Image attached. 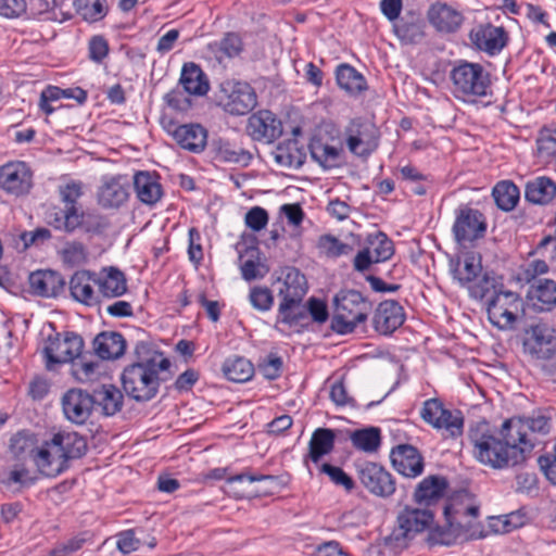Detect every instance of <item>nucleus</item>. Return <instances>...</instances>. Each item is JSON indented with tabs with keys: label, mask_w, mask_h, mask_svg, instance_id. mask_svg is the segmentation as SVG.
<instances>
[{
	"label": "nucleus",
	"mask_w": 556,
	"mask_h": 556,
	"mask_svg": "<svg viewBox=\"0 0 556 556\" xmlns=\"http://www.w3.org/2000/svg\"><path fill=\"white\" fill-rule=\"evenodd\" d=\"M135 354L137 361L123 370V389L136 402H148L156 396L161 383L170 378V362L143 341L136 343Z\"/></svg>",
	"instance_id": "nucleus-1"
},
{
	"label": "nucleus",
	"mask_w": 556,
	"mask_h": 556,
	"mask_svg": "<svg viewBox=\"0 0 556 556\" xmlns=\"http://www.w3.org/2000/svg\"><path fill=\"white\" fill-rule=\"evenodd\" d=\"M469 440L475 457L494 469L514 467L526 462L510 426L505 420L501 429H492L486 421H479L469 429Z\"/></svg>",
	"instance_id": "nucleus-2"
},
{
	"label": "nucleus",
	"mask_w": 556,
	"mask_h": 556,
	"mask_svg": "<svg viewBox=\"0 0 556 556\" xmlns=\"http://www.w3.org/2000/svg\"><path fill=\"white\" fill-rule=\"evenodd\" d=\"M87 443L76 432H59L39 445L35 465L47 477H56L68 468V462L81 457Z\"/></svg>",
	"instance_id": "nucleus-3"
},
{
	"label": "nucleus",
	"mask_w": 556,
	"mask_h": 556,
	"mask_svg": "<svg viewBox=\"0 0 556 556\" xmlns=\"http://www.w3.org/2000/svg\"><path fill=\"white\" fill-rule=\"evenodd\" d=\"M331 329L339 334L351 333L366 321L371 304L356 290H341L333 299Z\"/></svg>",
	"instance_id": "nucleus-4"
},
{
	"label": "nucleus",
	"mask_w": 556,
	"mask_h": 556,
	"mask_svg": "<svg viewBox=\"0 0 556 556\" xmlns=\"http://www.w3.org/2000/svg\"><path fill=\"white\" fill-rule=\"evenodd\" d=\"M307 292L306 278L295 267L286 269L282 287L278 295L282 298L279 304V314L282 316V323L293 325L300 323L306 317L305 307L302 300Z\"/></svg>",
	"instance_id": "nucleus-5"
},
{
	"label": "nucleus",
	"mask_w": 556,
	"mask_h": 556,
	"mask_svg": "<svg viewBox=\"0 0 556 556\" xmlns=\"http://www.w3.org/2000/svg\"><path fill=\"white\" fill-rule=\"evenodd\" d=\"M433 521L429 509L405 507L396 518V527L384 539V545L397 553L408 546L416 534L425 531Z\"/></svg>",
	"instance_id": "nucleus-6"
},
{
	"label": "nucleus",
	"mask_w": 556,
	"mask_h": 556,
	"mask_svg": "<svg viewBox=\"0 0 556 556\" xmlns=\"http://www.w3.org/2000/svg\"><path fill=\"white\" fill-rule=\"evenodd\" d=\"M446 522H453L456 529L465 533V540H476L485 536L483 526L478 520L479 506L468 494H459L444 507Z\"/></svg>",
	"instance_id": "nucleus-7"
},
{
	"label": "nucleus",
	"mask_w": 556,
	"mask_h": 556,
	"mask_svg": "<svg viewBox=\"0 0 556 556\" xmlns=\"http://www.w3.org/2000/svg\"><path fill=\"white\" fill-rule=\"evenodd\" d=\"M450 77L458 97H483L491 85L489 73L479 63L460 61L453 67Z\"/></svg>",
	"instance_id": "nucleus-8"
},
{
	"label": "nucleus",
	"mask_w": 556,
	"mask_h": 556,
	"mask_svg": "<svg viewBox=\"0 0 556 556\" xmlns=\"http://www.w3.org/2000/svg\"><path fill=\"white\" fill-rule=\"evenodd\" d=\"M507 422L520 448H525L526 458L531 455L532 450L539 443L538 437L548 434L552 428L551 416L542 410L533 412L527 417L507 419Z\"/></svg>",
	"instance_id": "nucleus-9"
},
{
	"label": "nucleus",
	"mask_w": 556,
	"mask_h": 556,
	"mask_svg": "<svg viewBox=\"0 0 556 556\" xmlns=\"http://www.w3.org/2000/svg\"><path fill=\"white\" fill-rule=\"evenodd\" d=\"M219 104L231 115H244L257 104V96L250 84L226 80L220 84Z\"/></svg>",
	"instance_id": "nucleus-10"
},
{
	"label": "nucleus",
	"mask_w": 556,
	"mask_h": 556,
	"mask_svg": "<svg viewBox=\"0 0 556 556\" xmlns=\"http://www.w3.org/2000/svg\"><path fill=\"white\" fill-rule=\"evenodd\" d=\"M349 150L358 156H368L379 144L380 131L369 119L354 118L344 128Z\"/></svg>",
	"instance_id": "nucleus-11"
},
{
	"label": "nucleus",
	"mask_w": 556,
	"mask_h": 556,
	"mask_svg": "<svg viewBox=\"0 0 556 556\" xmlns=\"http://www.w3.org/2000/svg\"><path fill=\"white\" fill-rule=\"evenodd\" d=\"M357 478L362 485L372 495L390 497L395 492V480L382 466L366 462L357 466Z\"/></svg>",
	"instance_id": "nucleus-12"
},
{
	"label": "nucleus",
	"mask_w": 556,
	"mask_h": 556,
	"mask_svg": "<svg viewBox=\"0 0 556 556\" xmlns=\"http://www.w3.org/2000/svg\"><path fill=\"white\" fill-rule=\"evenodd\" d=\"M83 348V338L74 332H66L63 337L60 333L50 336L45 346L47 367L51 369L52 364L72 362L80 355Z\"/></svg>",
	"instance_id": "nucleus-13"
},
{
	"label": "nucleus",
	"mask_w": 556,
	"mask_h": 556,
	"mask_svg": "<svg viewBox=\"0 0 556 556\" xmlns=\"http://www.w3.org/2000/svg\"><path fill=\"white\" fill-rule=\"evenodd\" d=\"M520 299L511 291H498L488 301L489 320L500 329L510 328L517 318Z\"/></svg>",
	"instance_id": "nucleus-14"
},
{
	"label": "nucleus",
	"mask_w": 556,
	"mask_h": 556,
	"mask_svg": "<svg viewBox=\"0 0 556 556\" xmlns=\"http://www.w3.org/2000/svg\"><path fill=\"white\" fill-rule=\"evenodd\" d=\"M33 174L24 162H10L0 167V189L20 197L29 192Z\"/></svg>",
	"instance_id": "nucleus-15"
},
{
	"label": "nucleus",
	"mask_w": 556,
	"mask_h": 556,
	"mask_svg": "<svg viewBox=\"0 0 556 556\" xmlns=\"http://www.w3.org/2000/svg\"><path fill=\"white\" fill-rule=\"evenodd\" d=\"M245 130L252 140L271 143L282 135V124L273 112L260 110L248 118Z\"/></svg>",
	"instance_id": "nucleus-16"
},
{
	"label": "nucleus",
	"mask_w": 556,
	"mask_h": 556,
	"mask_svg": "<svg viewBox=\"0 0 556 556\" xmlns=\"http://www.w3.org/2000/svg\"><path fill=\"white\" fill-rule=\"evenodd\" d=\"M98 203L104 208H118L129 197V180L126 176H105L98 189Z\"/></svg>",
	"instance_id": "nucleus-17"
},
{
	"label": "nucleus",
	"mask_w": 556,
	"mask_h": 556,
	"mask_svg": "<svg viewBox=\"0 0 556 556\" xmlns=\"http://www.w3.org/2000/svg\"><path fill=\"white\" fill-rule=\"evenodd\" d=\"M65 417L73 424L83 425L90 417L93 400L90 393L81 389H71L62 397Z\"/></svg>",
	"instance_id": "nucleus-18"
},
{
	"label": "nucleus",
	"mask_w": 556,
	"mask_h": 556,
	"mask_svg": "<svg viewBox=\"0 0 556 556\" xmlns=\"http://www.w3.org/2000/svg\"><path fill=\"white\" fill-rule=\"evenodd\" d=\"M453 231L458 242L473 241L482 237L485 231L482 214L467 206L459 208Z\"/></svg>",
	"instance_id": "nucleus-19"
},
{
	"label": "nucleus",
	"mask_w": 556,
	"mask_h": 556,
	"mask_svg": "<svg viewBox=\"0 0 556 556\" xmlns=\"http://www.w3.org/2000/svg\"><path fill=\"white\" fill-rule=\"evenodd\" d=\"M251 243L242 239L236 244L239 254L240 269L244 280L251 281L263 278L268 269L260 262V250L255 245V238L250 237Z\"/></svg>",
	"instance_id": "nucleus-20"
},
{
	"label": "nucleus",
	"mask_w": 556,
	"mask_h": 556,
	"mask_svg": "<svg viewBox=\"0 0 556 556\" xmlns=\"http://www.w3.org/2000/svg\"><path fill=\"white\" fill-rule=\"evenodd\" d=\"M394 469L404 477L416 478L424 471V458L413 445H399L391 452Z\"/></svg>",
	"instance_id": "nucleus-21"
},
{
	"label": "nucleus",
	"mask_w": 556,
	"mask_h": 556,
	"mask_svg": "<svg viewBox=\"0 0 556 556\" xmlns=\"http://www.w3.org/2000/svg\"><path fill=\"white\" fill-rule=\"evenodd\" d=\"M403 307L394 300L381 302L375 311L372 324L376 331L381 334H391L404 323Z\"/></svg>",
	"instance_id": "nucleus-22"
},
{
	"label": "nucleus",
	"mask_w": 556,
	"mask_h": 556,
	"mask_svg": "<svg viewBox=\"0 0 556 556\" xmlns=\"http://www.w3.org/2000/svg\"><path fill=\"white\" fill-rule=\"evenodd\" d=\"M470 39L479 50L493 55L506 46L507 33L503 27L488 24L472 29Z\"/></svg>",
	"instance_id": "nucleus-23"
},
{
	"label": "nucleus",
	"mask_w": 556,
	"mask_h": 556,
	"mask_svg": "<svg viewBox=\"0 0 556 556\" xmlns=\"http://www.w3.org/2000/svg\"><path fill=\"white\" fill-rule=\"evenodd\" d=\"M555 330L546 324L531 326L525 340V349L538 358H547L553 351Z\"/></svg>",
	"instance_id": "nucleus-24"
},
{
	"label": "nucleus",
	"mask_w": 556,
	"mask_h": 556,
	"mask_svg": "<svg viewBox=\"0 0 556 556\" xmlns=\"http://www.w3.org/2000/svg\"><path fill=\"white\" fill-rule=\"evenodd\" d=\"M31 292L43 298H55L64 291L65 280L54 270H38L29 275Z\"/></svg>",
	"instance_id": "nucleus-25"
},
{
	"label": "nucleus",
	"mask_w": 556,
	"mask_h": 556,
	"mask_svg": "<svg viewBox=\"0 0 556 556\" xmlns=\"http://www.w3.org/2000/svg\"><path fill=\"white\" fill-rule=\"evenodd\" d=\"M98 278L88 270L76 271L70 280V292L72 298L87 306L98 303V294L93 289Z\"/></svg>",
	"instance_id": "nucleus-26"
},
{
	"label": "nucleus",
	"mask_w": 556,
	"mask_h": 556,
	"mask_svg": "<svg viewBox=\"0 0 556 556\" xmlns=\"http://www.w3.org/2000/svg\"><path fill=\"white\" fill-rule=\"evenodd\" d=\"M167 130L172 132L176 142L182 149L190 152L199 153L203 151L206 146V130L199 124L180 125L173 130L170 128Z\"/></svg>",
	"instance_id": "nucleus-27"
},
{
	"label": "nucleus",
	"mask_w": 556,
	"mask_h": 556,
	"mask_svg": "<svg viewBox=\"0 0 556 556\" xmlns=\"http://www.w3.org/2000/svg\"><path fill=\"white\" fill-rule=\"evenodd\" d=\"M427 15L431 25L442 33L455 31L463 22V16L458 11L443 3L432 4Z\"/></svg>",
	"instance_id": "nucleus-28"
},
{
	"label": "nucleus",
	"mask_w": 556,
	"mask_h": 556,
	"mask_svg": "<svg viewBox=\"0 0 556 556\" xmlns=\"http://www.w3.org/2000/svg\"><path fill=\"white\" fill-rule=\"evenodd\" d=\"M92 345L101 359L119 358L126 350V341L118 332H101L93 339Z\"/></svg>",
	"instance_id": "nucleus-29"
},
{
	"label": "nucleus",
	"mask_w": 556,
	"mask_h": 556,
	"mask_svg": "<svg viewBox=\"0 0 556 556\" xmlns=\"http://www.w3.org/2000/svg\"><path fill=\"white\" fill-rule=\"evenodd\" d=\"M134 189L139 201L147 205L155 204L163 194L157 177L149 172H138L135 174Z\"/></svg>",
	"instance_id": "nucleus-30"
},
{
	"label": "nucleus",
	"mask_w": 556,
	"mask_h": 556,
	"mask_svg": "<svg viewBox=\"0 0 556 556\" xmlns=\"http://www.w3.org/2000/svg\"><path fill=\"white\" fill-rule=\"evenodd\" d=\"M91 396L93 400V407H100L105 416H113L123 407L124 395L119 389L113 384H103L100 388L94 389Z\"/></svg>",
	"instance_id": "nucleus-31"
},
{
	"label": "nucleus",
	"mask_w": 556,
	"mask_h": 556,
	"mask_svg": "<svg viewBox=\"0 0 556 556\" xmlns=\"http://www.w3.org/2000/svg\"><path fill=\"white\" fill-rule=\"evenodd\" d=\"M555 195L556 184L545 176L529 180L525 186L526 200L533 204H548Z\"/></svg>",
	"instance_id": "nucleus-32"
},
{
	"label": "nucleus",
	"mask_w": 556,
	"mask_h": 556,
	"mask_svg": "<svg viewBox=\"0 0 556 556\" xmlns=\"http://www.w3.org/2000/svg\"><path fill=\"white\" fill-rule=\"evenodd\" d=\"M212 149L214 151L215 159L219 162L247 166L252 160V153L249 150L237 147L224 139L213 140Z\"/></svg>",
	"instance_id": "nucleus-33"
},
{
	"label": "nucleus",
	"mask_w": 556,
	"mask_h": 556,
	"mask_svg": "<svg viewBox=\"0 0 556 556\" xmlns=\"http://www.w3.org/2000/svg\"><path fill=\"white\" fill-rule=\"evenodd\" d=\"M179 84L188 94L203 96L208 91V83L203 71L193 62L182 66Z\"/></svg>",
	"instance_id": "nucleus-34"
},
{
	"label": "nucleus",
	"mask_w": 556,
	"mask_h": 556,
	"mask_svg": "<svg viewBox=\"0 0 556 556\" xmlns=\"http://www.w3.org/2000/svg\"><path fill=\"white\" fill-rule=\"evenodd\" d=\"M453 278L463 287H469L482 271L480 257L467 254L463 261L451 263Z\"/></svg>",
	"instance_id": "nucleus-35"
},
{
	"label": "nucleus",
	"mask_w": 556,
	"mask_h": 556,
	"mask_svg": "<svg viewBox=\"0 0 556 556\" xmlns=\"http://www.w3.org/2000/svg\"><path fill=\"white\" fill-rule=\"evenodd\" d=\"M336 432L329 428H317L308 444V454L304 462L309 458L317 464L321 457L332 452L334 446Z\"/></svg>",
	"instance_id": "nucleus-36"
},
{
	"label": "nucleus",
	"mask_w": 556,
	"mask_h": 556,
	"mask_svg": "<svg viewBox=\"0 0 556 556\" xmlns=\"http://www.w3.org/2000/svg\"><path fill=\"white\" fill-rule=\"evenodd\" d=\"M530 298L538 311H551L556 306V282L551 279H536L531 286Z\"/></svg>",
	"instance_id": "nucleus-37"
},
{
	"label": "nucleus",
	"mask_w": 556,
	"mask_h": 556,
	"mask_svg": "<svg viewBox=\"0 0 556 556\" xmlns=\"http://www.w3.org/2000/svg\"><path fill=\"white\" fill-rule=\"evenodd\" d=\"M97 286L99 292L105 298L121 296L127 290L124 274L114 267L103 269L101 276L98 278Z\"/></svg>",
	"instance_id": "nucleus-38"
},
{
	"label": "nucleus",
	"mask_w": 556,
	"mask_h": 556,
	"mask_svg": "<svg viewBox=\"0 0 556 556\" xmlns=\"http://www.w3.org/2000/svg\"><path fill=\"white\" fill-rule=\"evenodd\" d=\"M393 28L404 43H418L425 36L422 20L413 13L394 23Z\"/></svg>",
	"instance_id": "nucleus-39"
},
{
	"label": "nucleus",
	"mask_w": 556,
	"mask_h": 556,
	"mask_svg": "<svg viewBox=\"0 0 556 556\" xmlns=\"http://www.w3.org/2000/svg\"><path fill=\"white\" fill-rule=\"evenodd\" d=\"M446 486L445 478L439 476L427 477L417 485L414 498L418 504L429 505L443 495Z\"/></svg>",
	"instance_id": "nucleus-40"
},
{
	"label": "nucleus",
	"mask_w": 556,
	"mask_h": 556,
	"mask_svg": "<svg viewBox=\"0 0 556 556\" xmlns=\"http://www.w3.org/2000/svg\"><path fill=\"white\" fill-rule=\"evenodd\" d=\"M312 159L324 169L336 168L340 165L342 149L329 146L320 139H313L309 143Z\"/></svg>",
	"instance_id": "nucleus-41"
},
{
	"label": "nucleus",
	"mask_w": 556,
	"mask_h": 556,
	"mask_svg": "<svg viewBox=\"0 0 556 556\" xmlns=\"http://www.w3.org/2000/svg\"><path fill=\"white\" fill-rule=\"evenodd\" d=\"M337 83L348 93L356 96L367 89L365 77L349 64H341L336 71Z\"/></svg>",
	"instance_id": "nucleus-42"
},
{
	"label": "nucleus",
	"mask_w": 556,
	"mask_h": 556,
	"mask_svg": "<svg viewBox=\"0 0 556 556\" xmlns=\"http://www.w3.org/2000/svg\"><path fill=\"white\" fill-rule=\"evenodd\" d=\"M223 372L230 381L245 382L252 378L254 366L249 359L235 355L224 362Z\"/></svg>",
	"instance_id": "nucleus-43"
},
{
	"label": "nucleus",
	"mask_w": 556,
	"mask_h": 556,
	"mask_svg": "<svg viewBox=\"0 0 556 556\" xmlns=\"http://www.w3.org/2000/svg\"><path fill=\"white\" fill-rule=\"evenodd\" d=\"M10 447L15 457L20 459L30 458L34 463L36 462L39 445L33 433L24 431L16 433L11 439Z\"/></svg>",
	"instance_id": "nucleus-44"
},
{
	"label": "nucleus",
	"mask_w": 556,
	"mask_h": 556,
	"mask_svg": "<svg viewBox=\"0 0 556 556\" xmlns=\"http://www.w3.org/2000/svg\"><path fill=\"white\" fill-rule=\"evenodd\" d=\"M493 198L496 205L505 211L515 208L519 201V189L511 181H501L493 188Z\"/></svg>",
	"instance_id": "nucleus-45"
},
{
	"label": "nucleus",
	"mask_w": 556,
	"mask_h": 556,
	"mask_svg": "<svg viewBox=\"0 0 556 556\" xmlns=\"http://www.w3.org/2000/svg\"><path fill=\"white\" fill-rule=\"evenodd\" d=\"M350 439L355 448L366 453L376 452L381 442L380 430L375 427L355 430Z\"/></svg>",
	"instance_id": "nucleus-46"
},
{
	"label": "nucleus",
	"mask_w": 556,
	"mask_h": 556,
	"mask_svg": "<svg viewBox=\"0 0 556 556\" xmlns=\"http://www.w3.org/2000/svg\"><path fill=\"white\" fill-rule=\"evenodd\" d=\"M274 159L280 166L299 168L304 163L305 154L298 149L295 142H288L276 148Z\"/></svg>",
	"instance_id": "nucleus-47"
},
{
	"label": "nucleus",
	"mask_w": 556,
	"mask_h": 556,
	"mask_svg": "<svg viewBox=\"0 0 556 556\" xmlns=\"http://www.w3.org/2000/svg\"><path fill=\"white\" fill-rule=\"evenodd\" d=\"M439 424L433 422L432 427L437 430H444L451 438H457L464 430V416L458 409L451 410L444 407V414H442Z\"/></svg>",
	"instance_id": "nucleus-48"
},
{
	"label": "nucleus",
	"mask_w": 556,
	"mask_h": 556,
	"mask_svg": "<svg viewBox=\"0 0 556 556\" xmlns=\"http://www.w3.org/2000/svg\"><path fill=\"white\" fill-rule=\"evenodd\" d=\"M211 51L216 59L222 61L224 58H233L242 50L240 37L233 33H228L223 39L210 45Z\"/></svg>",
	"instance_id": "nucleus-49"
},
{
	"label": "nucleus",
	"mask_w": 556,
	"mask_h": 556,
	"mask_svg": "<svg viewBox=\"0 0 556 556\" xmlns=\"http://www.w3.org/2000/svg\"><path fill=\"white\" fill-rule=\"evenodd\" d=\"M367 242V249L370 251L374 261L378 263L389 260L394 253L392 241L383 232L378 231L369 235Z\"/></svg>",
	"instance_id": "nucleus-50"
},
{
	"label": "nucleus",
	"mask_w": 556,
	"mask_h": 556,
	"mask_svg": "<svg viewBox=\"0 0 556 556\" xmlns=\"http://www.w3.org/2000/svg\"><path fill=\"white\" fill-rule=\"evenodd\" d=\"M458 539H465V533L456 529L455 523L446 522L445 527H435L430 530L428 542L438 545H452Z\"/></svg>",
	"instance_id": "nucleus-51"
},
{
	"label": "nucleus",
	"mask_w": 556,
	"mask_h": 556,
	"mask_svg": "<svg viewBox=\"0 0 556 556\" xmlns=\"http://www.w3.org/2000/svg\"><path fill=\"white\" fill-rule=\"evenodd\" d=\"M77 12L85 21L98 22L108 13L106 0H76Z\"/></svg>",
	"instance_id": "nucleus-52"
},
{
	"label": "nucleus",
	"mask_w": 556,
	"mask_h": 556,
	"mask_svg": "<svg viewBox=\"0 0 556 556\" xmlns=\"http://www.w3.org/2000/svg\"><path fill=\"white\" fill-rule=\"evenodd\" d=\"M318 249L330 257H338L352 253L353 248L350 244L341 242L331 235H324L318 239Z\"/></svg>",
	"instance_id": "nucleus-53"
},
{
	"label": "nucleus",
	"mask_w": 556,
	"mask_h": 556,
	"mask_svg": "<svg viewBox=\"0 0 556 556\" xmlns=\"http://www.w3.org/2000/svg\"><path fill=\"white\" fill-rule=\"evenodd\" d=\"M320 472L327 475L331 482L342 486L346 492H351L355 486L354 480L340 467L325 463L320 466Z\"/></svg>",
	"instance_id": "nucleus-54"
},
{
	"label": "nucleus",
	"mask_w": 556,
	"mask_h": 556,
	"mask_svg": "<svg viewBox=\"0 0 556 556\" xmlns=\"http://www.w3.org/2000/svg\"><path fill=\"white\" fill-rule=\"evenodd\" d=\"M495 289V278L490 273H482L469 287V293L475 299H483L491 290Z\"/></svg>",
	"instance_id": "nucleus-55"
},
{
	"label": "nucleus",
	"mask_w": 556,
	"mask_h": 556,
	"mask_svg": "<svg viewBox=\"0 0 556 556\" xmlns=\"http://www.w3.org/2000/svg\"><path fill=\"white\" fill-rule=\"evenodd\" d=\"M62 257L66 264L72 266L81 265L87 260V252L83 243L73 241L65 244Z\"/></svg>",
	"instance_id": "nucleus-56"
},
{
	"label": "nucleus",
	"mask_w": 556,
	"mask_h": 556,
	"mask_svg": "<svg viewBox=\"0 0 556 556\" xmlns=\"http://www.w3.org/2000/svg\"><path fill=\"white\" fill-rule=\"evenodd\" d=\"M444 404L439 399H429L424 402L422 408L420 410V416L425 422L432 426L433 422L439 424V420L444 414Z\"/></svg>",
	"instance_id": "nucleus-57"
},
{
	"label": "nucleus",
	"mask_w": 556,
	"mask_h": 556,
	"mask_svg": "<svg viewBox=\"0 0 556 556\" xmlns=\"http://www.w3.org/2000/svg\"><path fill=\"white\" fill-rule=\"evenodd\" d=\"M250 302L254 308L266 312L273 306L274 296L268 288L254 287L250 292Z\"/></svg>",
	"instance_id": "nucleus-58"
},
{
	"label": "nucleus",
	"mask_w": 556,
	"mask_h": 556,
	"mask_svg": "<svg viewBox=\"0 0 556 556\" xmlns=\"http://www.w3.org/2000/svg\"><path fill=\"white\" fill-rule=\"evenodd\" d=\"M268 219L269 216L267 211L261 206L250 208L244 216L247 227L253 231H261L264 229L268 224Z\"/></svg>",
	"instance_id": "nucleus-59"
},
{
	"label": "nucleus",
	"mask_w": 556,
	"mask_h": 556,
	"mask_svg": "<svg viewBox=\"0 0 556 556\" xmlns=\"http://www.w3.org/2000/svg\"><path fill=\"white\" fill-rule=\"evenodd\" d=\"M282 359L280 356L269 354L258 364V371L268 380H275L280 376Z\"/></svg>",
	"instance_id": "nucleus-60"
},
{
	"label": "nucleus",
	"mask_w": 556,
	"mask_h": 556,
	"mask_svg": "<svg viewBox=\"0 0 556 556\" xmlns=\"http://www.w3.org/2000/svg\"><path fill=\"white\" fill-rule=\"evenodd\" d=\"M165 101L172 109L185 112L191 106L189 94L180 88H176L165 94Z\"/></svg>",
	"instance_id": "nucleus-61"
},
{
	"label": "nucleus",
	"mask_w": 556,
	"mask_h": 556,
	"mask_svg": "<svg viewBox=\"0 0 556 556\" xmlns=\"http://www.w3.org/2000/svg\"><path fill=\"white\" fill-rule=\"evenodd\" d=\"M109 54V43L103 36H93L89 41V58L101 63Z\"/></svg>",
	"instance_id": "nucleus-62"
},
{
	"label": "nucleus",
	"mask_w": 556,
	"mask_h": 556,
	"mask_svg": "<svg viewBox=\"0 0 556 556\" xmlns=\"http://www.w3.org/2000/svg\"><path fill=\"white\" fill-rule=\"evenodd\" d=\"M84 212H79L77 206H71L63 210V230L66 232H73L78 227H83Z\"/></svg>",
	"instance_id": "nucleus-63"
},
{
	"label": "nucleus",
	"mask_w": 556,
	"mask_h": 556,
	"mask_svg": "<svg viewBox=\"0 0 556 556\" xmlns=\"http://www.w3.org/2000/svg\"><path fill=\"white\" fill-rule=\"evenodd\" d=\"M81 194V184L79 182H71L60 187V197L64 203V208H68L72 205L76 206V202Z\"/></svg>",
	"instance_id": "nucleus-64"
}]
</instances>
